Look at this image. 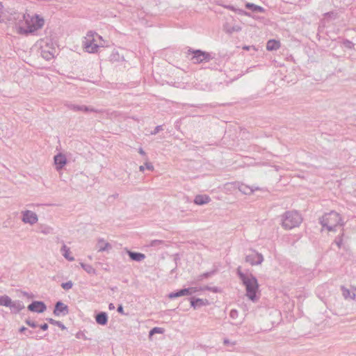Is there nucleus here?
I'll list each match as a JSON object with an SVG mask.
<instances>
[{"label":"nucleus","mask_w":356,"mask_h":356,"mask_svg":"<svg viewBox=\"0 0 356 356\" xmlns=\"http://www.w3.org/2000/svg\"><path fill=\"white\" fill-rule=\"evenodd\" d=\"M44 24V18L38 14L30 16L29 14L18 13L14 29L19 34L28 35L42 29Z\"/></svg>","instance_id":"1"},{"label":"nucleus","mask_w":356,"mask_h":356,"mask_svg":"<svg viewBox=\"0 0 356 356\" xmlns=\"http://www.w3.org/2000/svg\"><path fill=\"white\" fill-rule=\"evenodd\" d=\"M237 274L245 286L248 298L253 302L257 301L259 297L257 296V293L259 289V284L257 278L252 274L243 273L240 266L237 268Z\"/></svg>","instance_id":"2"},{"label":"nucleus","mask_w":356,"mask_h":356,"mask_svg":"<svg viewBox=\"0 0 356 356\" xmlns=\"http://www.w3.org/2000/svg\"><path fill=\"white\" fill-rule=\"evenodd\" d=\"M102 37L93 31H88L83 41V47L88 53L94 54L104 46Z\"/></svg>","instance_id":"3"},{"label":"nucleus","mask_w":356,"mask_h":356,"mask_svg":"<svg viewBox=\"0 0 356 356\" xmlns=\"http://www.w3.org/2000/svg\"><path fill=\"white\" fill-rule=\"evenodd\" d=\"M320 223L323 227L326 228L329 232L335 231L338 226H343L342 218L336 211H331L325 213L320 218Z\"/></svg>","instance_id":"4"},{"label":"nucleus","mask_w":356,"mask_h":356,"mask_svg":"<svg viewBox=\"0 0 356 356\" xmlns=\"http://www.w3.org/2000/svg\"><path fill=\"white\" fill-rule=\"evenodd\" d=\"M282 227L286 229H291L298 227L302 222L301 216L296 211H286L282 216Z\"/></svg>","instance_id":"5"},{"label":"nucleus","mask_w":356,"mask_h":356,"mask_svg":"<svg viewBox=\"0 0 356 356\" xmlns=\"http://www.w3.org/2000/svg\"><path fill=\"white\" fill-rule=\"evenodd\" d=\"M188 51V54H193L192 57L191 58V60L195 64L207 63L212 58L209 53L199 49L193 50L189 49Z\"/></svg>","instance_id":"6"},{"label":"nucleus","mask_w":356,"mask_h":356,"mask_svg":"<svg viewBox=\"0 0 356 356\" xmlns=\"http://www.w3.org/2000/svg\"><path fill=\"white\" fill-rule=\"evenodd\" d=\"M17 15L18 13L14 12L13 13L5 10L2 3L0 2V22L8 23L9 26H12L14 29Z\"/></svg>","instance_id":"7"},{"label":"nucleus","mask_w":356,"mask_h":356,"mask_svg":"<svg viewBox=\"0 0 356 356\" xmlns=\"http://www.w3.org/2000/svg\"><path fill=\"white\" fill-rule=\"evenodd\" d=\"M22 221L25 224L33 225L38 221V215L30 210H24L22 211Z\"/></svg>","instance_id":"8"},{"label":"nucleus","mask_w":356,"mask_h":356,"mask_svg":"<svg viewBox=\"0 0 356 356\" xmlns=\"http://www.w3.org/2000/svg\"><path fill=\"white\" fill-rule=\"evenodd\" d=\"M264 261L263 255L257 252L252 251L251 254L245 257V261L251 265H259Z\"/></svg>","instance_id":"9"},{"label":"nucleus","mask_w":356,"mask_h":356,"mask_svg":"<svg viewBox=\"0 0 356 356\" xmlns=\"http://www.w3.org/2000/svg\"><path fill=\"white\" fill-rule=\"evenodd\" d=\"M65 106L73 111H83V112H95L99 113V110H97L92 107H89L84 105H76L71 103H67L65 104Z\"/></svg>","instance_id":"10"},{"label":"nucleus","mask_w":356,"mask_h":356,"mask_svg":"<svg viewBox=\"0 0 356 356\" xmlns=\"http://www.w3.org/2000/svg\"><path fill=\"white\" fill-rule=\"evenodd\" d=\"M56 49L53 47H49V44L46 42L45 46H41V56L47 60H51L54 56Z\"/></svg>","instance_id":"11"},{"label":"nucleus","mask_w":356,"mask_h":356,"mask_svg":"<svg viewBox=\"0 0 356 356\" xmlns=\"http://www.w3.org/2000/svg\"><path fill=\"white\" fill-rule=\"evenodd\" d=\"M53 313L56 316H59L60 315L66 316L69 314L68 306L65 305L61 301H58L55 305V307H54V310Z\"/></svg>","instance_id":"12"},{"label":"nucleus","mask_w":356,"mask_h":356,"mask_svg":"<svg viewBox=\"0 0 356 356\" xmlns=\"http://www.w3.org/2000/svg\"><path fill=\"white\" fill-rule=\"evenodd\" d=\"M28 309L33 312L42 313L47 309V306L42 301H33L28 306Z\"/></svg>","instance_id":"13"},{"label":"nucleus","mask_w":356,"mask_h":356,"mask_svg":"<svg viewBox=\"0 0 356 356\" xmlns=\"http://www.w3.org/2000/svg\"><path fill=\"white\" fill-rule=\"evenodd\" d=\"M54 164L56 165V169L57 170H60L61 169H63V168L67 163L66 156L61 153H59L54 156Z\"/></svg>","instance_id":"14"},{"label":"nucleus","mask_w":356,"mask_h":356,"mask_svg":"<svg viewBox=\"0 0 356 356\" xmlns=\"http://www.w3.org/2000/svg\"><path fill=\"white\" fill-rule=\"evenodd\" d=\"M209 305V302L207 299L202 298H191V305L194 309L200 308L202 306H206Z\"/></svg>","instance_id":"15"},{"label":"nucleus","mask_w":356,"mask_h":356,"mask_svg":"<svg viewBox=\"0 0 356 356\" xmlns=\"http://www.w3.org/2000/svg\"><path fill=\"white\" fill-rule=\"evenodd\" d=\"M99 252L108 251L112 248L111 245L103 238H99L97 243Z\"/></svg>","instance_id":"16"},{"label":"nucleus","mask_w":356,"mask_h":356,"mask_svg":"<svg viewBox=\"0 0 356 356\" xmlns=\"http://www.w3.org/2000/svg\"><path fill=\"white\" fill-rule=\"evenodd\" d=\"M210 201V197L207 195H197L194 199V203L197 205H203L209 203Z\"/></svg>","instance_id":"17"},{"label":"nucleus","mask_w":356,"mask_h":356,"mask_svg":"<svg viewBox=\"0 0 356 356\" xmlns=\"http://www.w3.org/2000/svg\"><path fill=\"white\" fill-rule=\"evenodd\" d=\"M95 321L97 323L101 325H105L108 323V315L104 312H101L97 314L95 316Z\"/></svg>","instance_id":"18"},{"label":"nucleus","mask_w":356,"mask_h":356,"mask_svg":"<svg viewBox=\"0 0 356 356\" xmlns=\"http://www.w3.org/2000/svg\"><path fill=\"white\" fill-rule=\"evenodd\" d=\"M127 252L133 261H141L145 258V255L143 253L132 252L129 250H127Z\"/></svg>","instance_id":"19"},{"label":"nucleus","mask_w":356,"mask_h":356,"mask_svg":"<svg viewBox=\"0 0 356 356\" xmlns=\"http://www.w3.org/2000/svg\"><path fill=\"white\" fill-rule=\"evenodd\" d=\"M190 295L191 294H190L189 289L186 288V289H181L177 292L170 293L168 295V297L170 299H173V298H178V297L184 296H190Z\"/></svg>","instance_id":"20"},{"label":"nucleus","mask_w":356,"mask_h":356,"mask_svg":"<svg viewBox=\"0 0 356 356\" xmlns=\"http://www.w3.org/2000/svg\"><path fill=\"white\" fill-rule=\"evenodd\" d=\"M24 308V305L22 301H19V300L13 301L12 300L11 305L10 306V309L13 312L17 313V312H19L21 310H22Z\"/></svg>","instance_id":"21"},{"label":"nucleus","mask_w":356,"mask_h":356,"mask_svg":"<svg viewBox=\"0 0 356 356\" xmlns=\"http://www.w3.org/2000/svg\"><path fill=\"white\" fill-rule=\"evenodd\" d=\"M259 188H253L252 187H250L248 185L241 184L238 186V190L243 194L245 195H250L252 194L255 190H258Z\"/></svg>","instance_id":"22"},{"label":"nucleus","mask_w":356,"mask_h":356,"mask_svg":"<svg viewBox=\"0 0 356 356\" xmlns=\"http://www.w3.org/2000/svg\"><path fill=\"white\" fill-rule=\"evenodd\" d=\"M280 47L279 41L275 40H270L266 44V49L268 51L277 50Z\"/></svg>","instance_id":"23"},{"label":"nucleus","mask_w":356,"mask_h":356,"mask_svg":"<svg viewBox=\"0 0 356 356\" xmlns=\"http://www.w3.org/2000/svg\"><path fill=\"white\" fill-rule=\"evenodd\" d=\"M61 252H63V257L70 261L74 260V257L70 256V250L65 244H63L61 248Z\"/></svg>","instance_id":"24"},{"label":"nucleus","mask_w":356,"mask_h":356,"mask_svg":"<svg viewBox=\"0 0 356 356\" xmlns=\"http://www.w3.org/2000/svg\"><path fill=\"white\" fill-rule=\"evenodd\" d=\"M245 8L255 13H263L264 11V8L252 3H247Z\"/></svg>","instance_id":"25"},{"label":"nucleus","mask_w":356,"mask_h":356,"mask_svg":"<svg viewBox=\"0 0 356 356\" xmlns=\"http://www.w3.org/2000/svg\"><path fill=\"white\" fill-rule=\"evenodd\" d=\"M165 245V241L162 240H152L146 245L148 248H160L161 246Z\"/></svg>","instance_id":"26"},{"label":"nucleus","mask_w":356,"mask_h":356,"mask_svg":"<svg viewBox=\"0 0 356 356\" xmlns=\"http://www.w3.org/2000/svg\"><path fill=\"white\" fill-rule=\"evenodd\" d=\"M12 302V299L6 295L0 296V305L10 308Z\"/></svg>","instance_id":"27"},{"label":"nucleus","mask_w":356,"mask_h":356,"mask_svg":"<svg viewBox=\"0 0 356 356\" xmlns=\"http://www.w3.org/2000/svg\"><path fill=\"white\" fill-rule=\"evenodd\" d=\"M80 266L87 273L90 275H96V270L91 265L81 262Z\"/></svg>","instance_id":"28"},{"label":"nucleus","mask_w":356,"mask_h":356,"mask_svg":"<svg viewBox=\"0 0 356 356\" xmlns=\"http://www.w3.org/2000/svg\"><path fill=\"white\" fill-rule=\"evenodd\" d=\"M39 229L40 233L45 235L52 234L53 232V228L51 227L44 224H40L39 225Z\"/></svg>","instance_id":"29"},{"label":"nucleus","mask_w":356,"mask_h":356,"mask_svg":"<svg viewBox=\"0 0 356 356\" xmlns=\"http://www.w3.org/2000/svg\"><path fill=\"white\" fill-rule=\"evenodd\" d=\"M47 321L51 324V325H57L58 327H59L61 330H64L66 329V327L60 322V321H56L53 318H47Z\"/></svg>","instance_id":"30"},{"label":"nucleus","mask_w":356,"mask_h":356,"mask_svg":"<svg viewBox=\"0 0 356 356\" xmlns=\"http://www.w3.org/2000/svg\"><path fill=\"white\" fill-rule=\"evenodd\" d=\"M342 295L345 299H348L351 296V292L349 289H346L345 286H342L341 288Z\"/></svg>","instance_id":"31"},{"label":"nucleus","mask_w":356,"mask_h":356,"mask_svg":"<svg viewBox=\"0 0 356 356\" xmlns=\"http://www.w3.org/2000/svg\"><path fill=\"white\" fill-rule=\"evenodd\" d=\"M204 290H207V291H211L213 293H220L221 292V289L217 286L211 287V286H204Z\"/></svg>","instance_id":"32"},{"label":"nucleus","mask_w":356,"mask_h":356,"mask_svg":"<svg viewBox=\"0 0 356 356\" xmlns=\"http://www.w3.org/2000/svg\"><path fill=\"white\" fill-rule=\"evenodd\" d=\"M61 286L65 290H69L72 288L73 283L72 281H68L67 282L62 283Z\"/></svg>","instance_id":"33"},{"label":"nucleus","mask_w":356,"mask_h":356,"mask_svg":"<svg viewBox=\"0 0 356 356\" xmlns=\"http://www.w3.org/2000/svg\"><path fill=\"white\" fill-rule=\"evenodd\" d=\"M229 316L233 320L236 319L238 316V312L236 309H232L229 313Z\"/></svg>","instance_id":"34"},{"label":"nucleus","mask_w":356,"mask_h":356,"mask_svg":"<svg viewBox=\"0 0 356 356\" xmlns=\"http://www.w3.org/2000/svg\"><path fill=\"white\" fill-rule=\"evenodd\" d=\"M211 274H213V272H207V273H204L202 275H200L198 277H197V280L198 281H201L204 278H207L209 277Z\"/></svg>","instance_id":"35"},{"label":"nucleus","mask_w":356,"mask_h":356,"mask_svg":"<svg viewBox=\"0 0 356 356\" xmlns=\"http://www.w3.org/2000/svg\"><path fill=\"white\" fill-rule=\"evenodd\" d=\"M190 294L192 295L193 293H195L200 291L204 290V287H189Z\"/></svg>","instance_id":"36"},{"label":"nucleus","mask_w":356,"mask_h":356,"mask_svg":"<svg viewBox=\"0 0 356 356\" xmlns=\"http://www.w3.org/2000/svg\"><path fill=\"white\" fill-rule=\"evenodd\" d=\"M156 333H163V329L161 327H154L149 332V335L152 336Z\"/></svg>","instance_id":"37"},{"label":"nucleus","mask_w":356,"mask_h":356,"mask_svg":"<svg viewBox=\"0 0 356 356\" xmlns=\"http://www.w3.org/2000/svg\"><path fill=\"white\" fill-rule=\"evenodd\" d=\"M25 323L31 327H36L38 326L37 323L31 319L28 318L25 320Z\"/></svg>","instance_id":"38"},{"label":"nucleus","mask_w":356,"mask_h":356,"mask_svg":"<svg viewBox=\"0 0 356 356\" xmlns=\"http://www.w3.org/2000/svg\"><path fill=\"white\" fill-rule=\"evenodd\" d=\"M223 343L225 345V346H234L236 345V342L235 341H230L229 339H225L224 341H223Z\"/></svg>","instance_id":"39"},{"label":"nucleus","mask_w":356,"mask_h":356,"mask_svg":"<svg viewBox=\"0 0 356 356\" xmlns=\"http://www.w3.org/2000/svg\"><path fill=\"white\" fill-rule=\"evenodd\" d=\"M163 130V127L161 125L156 126L153 131L151 132V134L155 135L159 133L160 131Z\"/></svg>","instance_id":"40"},{"label":"nucleus","mask_w":356,"mask_h":356,"mask_svg":"<svg viewBox=\"0 0 356 356\" xmlns=\"http://www.w3.org/2000/svg\"><path fill=\"white\" fill-rule=\"evenodd\" d=\"M342 241H343L342 236H339V237L336 238L335 243H336V244H337V245L338 246L339 248H340L341 247Z\"/></svg>","instance_id":"41"},{"label":"nucleus","mask_w":356,"mask_h":356,"mask_svg":"<svg viewBox=\"0 0 356 356\" xmlns=\"http://www.w3.org/2000/svg\"><path fill=\"white\" fill-rule=\"evenodd\" d=\"M145 165L146 166V168L149 170H154V166L152 165V163H149V162H146L145 163Z\"/></svg>","instance_id":"42"},{"label":"nucleus","mask_w":356,"mask_h":356,"mask_svg":"<svg viewBox=\"0 0 356 356\" xmlns=\"http://www.w3.org/2000/svg\"><path fill=\"white\" fill-rule=\"evenodd\" d=\"M117 311L122 314H124V309H123V307L122 305H120L118 307V309H117Z\"/></svg>","instance_id":"43"},{"label":"nucleus","mask_w":356,"mask_h":356,"mask_svg":"<svg viewBox=\"0 0 356 356\" xmlns=\"http://www.w3.org/2000/svg\"><path fill=\"white\" fill-rule=\"evenodd\" d=\"M40 327L42 330H47L49 327V326L47 323H44V324L41 325Z\"/></svg>","instance_id":"44"},{"label":"nucleus","mask_w":356,"mask_h":356,"mask_svg":"<svg viewBox=\"0 0 356 356\" xmlns=\"http://www.w3.org/2000/svg\"><path fill=\"white\" fill-rule=\"evenodd\" d=\"M138 152H139V154H141V155H143V156L145 155V151L143 149V148H139V149H138Z\"/></svg>","instance_id":"45"},{"label":"nucleus","mask_w":356,"mask_h":356,"mask_svg":"<svg viewBox=\"0 0 356 356\" xmlns=\"http://www.w3.org/2000/svg\"><path fill=\"white\" fill-rule=\"evenodd\" d=\"M240 30H241V28L238 27V26L233 27L232 29V31H238Z\"/></svg>","instance_id":"46"},{"label":"nucleus","mask_w":356,"mask_h":356,"mask_svg":"<svg viewBox=\"0 0 356 356\" xmlns=\"http://www.w3.org/2000/svg\"><path fill=\"white\" fill-rule=\"evenodd\" d=\"M350 299L355 300L356 298V294L355 293H352Z\"/></svg>","instance_id":"47"},{"label":"nucleus","mask_w":356,"mask_h":356,"mask_svg":"<svg viewBox=\"0 0 356 356\" xmlns=\"http://www.w3.org/2000/svg\"><path fill=\"white\" fill-rule=\"evenodd\" d=\"M108 309H109L110 310H111V309H115V306H114V305H113V303H110V304H109V305H108Z\"/></svg>","instance_id":"48"},{"label":"nucleus","mask_w":356,"mask_h":356,"mask_svg":"<svg viewBox=\"0 0 356 356\" xmlns=\"http://www.w3.org/2000/svg\"><path fill=\"white\" fill-rule=\"evenodd\" d=\"M22 294H23L24 296H26V297H28V298L30 297V295L29 294V293H27L26 291H23Z\"/></svg>","instance_id":"49"},{"label":"nucleus","mask_w":356,"mask_h":356,"mask_svg":"<svg viewBox=\"0 0 356 356\" xmlns=\"http://www.w3.org/2000/svg\"><path fill=\"white\" fill-rule=\"evenodd\" d=\"M27 330V328L25 327H22L20 329H19V332H23L24 331Z\"/></svg>","instance_id":"50"},{"label":"nucleus","mask_w":356,"mask_h":356,"mask_svg":"<svg viewBox=\"0 0 356 356\" xmlns=\"http://www.w3.org/2000/svg\"><path fill=\"white\" fill-rule=\"evenodd\" d=\"M139 170H140V172H143L144 171V165H140L139 167Z\"/></svg>","instance_id":"51"},{"label":"nucleus","mask_w":356,"mask_h":356,"mask_svg":"<svg viewBox=\"0 0 356 356\" xmlns=\"http://www.w3.org/2000/svg\"><path fill=\"white\" fill-rule=\"evenodd\" d=\"M243 49H245V50H249L250 47H249V46H245V47H243Z\"/></svg>","instance_id":"52"},{"label":"nucleus","mask_w":356,"mask_h":356,"mask_svg":"<svg viewBox=\"0 0 356 356\" xmlns=\"http://www.w3.org/2000/svg\"><path fill=\"white\" fill-rule=\"evenodd\" d=\"M355 290H356V288H355Z\"/></svg>","instance_id":"53"}]
</instances>
